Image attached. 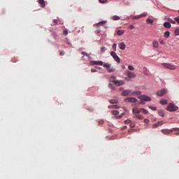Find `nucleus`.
Wrapping results in <instances>:
<instances>
[{"instance_id": "423d86ee", "label": "nucleus", "mask_w": 179, "mask_h": 179, "mask_svg": "<svg viewBox=\"0 0 179 179\" xmlns=\"http://www.w3.org/2000/svg\"><path fill=\"white\" fill-rule=\"evenodd\" d=\"M110 55L113 57L115 61H116V62H118V63L121 62V59H120V57L117 55V53H115V52H111Z\"/></svg>"}, {"instance_id": "6ab92c4d", "label": "nucleus", "mask_w": 179, "mask_h": 179, "mask_svg": "<svg viewBox=\"0 0 179 179\" xmlns=\"http://www.w3.org/2000/svg\"><path fill=\"white\" fill-rule=\"evenodd\" d=\"M152 45L154 48H157L159 47V42L156 40L153 41Z\"/></svg>"}, {"instance_id": "e433bc0d", "label": "nucleus", "mask_w": 179, "mask_h": 179, "mask_svg": "<svg viewBox=\"0 0 179 179\" xmlns=\"http://www.w3.org/2000/svg\"><path fill=\"white\" fill-rule=\"evenodd\" d=\"M98 123H99V125H103L104 124V120H99Z\"/></svg>"}, {"instance_id": "dca6fc26", "label": "nucleus", "mask_w": 179, "mask_h": 179, "mask_svg": "<svg viewBox=\"0 0 179 179\" xmlns=\"http://www.w3.org/2000/svg\"><path fill=\"white\" fill-rule=\"evenodd\" d=\"M164 27H165V29H170V27H171V24L169 22H165L164 23Z\"/></svg>"}, {"instance_id": "a18cd8bd", "label": "nucleus", "mask_w": 179, "mask_h": 179, "mask_svg": "<svg viewBox=\"0 0 179 179\" xmlns=\"http://www.w3.org/2000/svg\"><path fill=\"white\" fill-rule=\"evenodd\" d=\"M124 124H131V120H127L124 121Z\"/></svg>"}, {"instance_id": "393cba45", "label": "nucleus", "mask_w": 179, "mask_h": 179, "mask_svg": "<svg viewBox=\"0 0 179 179\" xmlns=\"http://www.w3.org/2000/svg\"><path fill=\"white\" fill-rule=\"evenodd\" d=\"M124 31L122 30V29L118 30V31H117V36H122V34H124Z\"/></svg>"}, {"instance_id": "bf43d9fd", "label": "nucleus", "mask_w": 179, "mask_h": 179, "mask_svg": "<svg viewBox=\"0 0 179 179\" xmlns=\"http://www.w3.org/2000/svg\"><path fill=\"white\" fill-rule=\"evenodd\" d=\"M124 108V111H127V108Z\"/></svg>"}, {"instance_id": "4d7b16f0", "label": "nucleus", "mask_w": 179, "mask_h": 179, "mask_svg": "<svg viewBox=\"0 0 179 179\" xmlns=\"http://www.w3.org/2000/svg\"><path fill=\"white\" fill-rule=\"evenodd\" d=\"M120 92H122V88L119 89Z\"/></svg>"}, {"instance_id": "bb28decb", "label": "nucleus", "mask_w": 179, "mask_h": 179, "mask_svg": "<svg viewBox=\"0 0 179 179\" xmlns=\"http://www.w3.org/2000/svg\"><path fill=\"white\" fill-rule=\"evenodd\" d=\"M106 51H107V48L104 46L101 47V54H103V52H106Z\"/></svg>"}, {"instance_id": "ddd939ff", "label": "nucleus", "mask_w": 179, "mask_h": 179, "mask_svg": "<svg viewBox=\"0 0 179 179\" xmlns=\"http://www.w3.org/2000/svg\"><path fill=\"white\" fill-rule=\"evenodd\" d=\"M132 113H133V114H134V115L140 114V113H141V109H139V108H133V110H132Z\"/></svg>"}, {"instance_id": "052dcab7", "label": "nucleus", "mask_w": 179, "mask_h": 179, "mask_svg": "<svg viewBox=\"0 0 179 179\" xmlns=\"http://www.w3.org/2000/svg\"><path fill=\"white\" fill-rule=\"evenodd\" d=\"M126 80H128V78H126Z\"/></svg>"}, {"instance_id": "13d9d810", "label": "nucleus", "mask_w": 179, "mask_h": 179, "mask_svg": "<svg viewBox=\"0 0 179 179\" xmlns=\"http://www.w3.org/2000/svg\"><path fill=\"white\" fill-rule=\"evenodd\" d=\"M126 128H127V126H124V127H123V129H126Z\"/></svg>"}, {"instance_id": "49530a36", "label": "nucleus", "mask_w": 179, "mask_h": 179, "mask_svg": "<svg viewBox=\"0 0 179 179\" xmlns=\"http://www.w3.org/2000/svg\"><path fill=\"white\" fill-rule=\"evenodd\" d=\"M157 127H159L157 126V123H155V124H152V128L155 129V128H157Z\"/></svg>"}, {"instance_id": "f8f14e48", "label": "nucleus", "mask_w": 179, "mask_h": 179, "mask_svg": "<svg viewBox=\"0 0 179 179\" xmlns=\"http://www.w3.org/2000/svg\"><path fill=\"white\" fill-rule=\"evenodd\" d=\"M109 80H110V82H112V83L115 85V82H117V77L112 76H110Z\"/></svg>"}, {"instance_id": "a19ab883", "label": "nucleus", "mask_w": 179, "mask_h": 179, "mask_svg": "<svg viewBox=\"0 0 179 179\" xmlns=\"http://www.w3.org/2000/svg\"><path fill=\"white\" fill-rule=\"evenodd\" d=\"M144 122L145 123V124H149V122H150V120H149L148 119H144Z\"/></svg>"}, {"instance_id": "a211bd4d", "label": "nucleus", "mask_w": 179, "mask_h": 179, "mask_svg": "<svg viewBox=\"0 0 179 179\" xmlns=\"http://www.w3.org/2000/svg\"><path fill=\"white\" fill-rule=\"evenodd\" d=\"M38 3H40L41 8H45V2L44 0H38Z\"/></svg>"}, {"instance_id": "4468645a", "label": "nucleus", "mask_w": 179, "mask_h": 179, "mask_svg": "<svg viewBox=\"0 0 179 179\" xmlns=\"http://www.w3.org/2000/svg\"><path fill=\"white\" fill-rule=\"evenodd\" d=\"M91 64H92V65H100V66H101V65H103V62H101V61H99V62H97V61H92V62H91Z\"/></svg>"}, {"instance_id": "4c0bfd02", "label": "nucleus", "mask_w": 179, "mask_h": 179, "mask_svg": "<svg viewBox=\"0 0 179 179\" xmlns=\"http://www.w3.org/2000/svg\"><path fill=\"white\" fill-rule=\"evenodd\" d=\"M128 69H129V71H134V69H135V68H134L133 66L129 65V66H128Z\"/></svg>"}, {"instance_id": "58836bf2", "label": "nucleus", "mask_w": 179, "mask_h": 179, "mask_svg": "<svg viewBox=\"0 0 179 179\" xmlns=\"http://www.w3.org/2000/svg\"><path fill=\"white\" fill-rule=\"evenodd\" d=\"M149 108H150L153 111H156V110H157V108H156L155 106H149Z\"/></svg>"}, {"instance_id": "2eb2a0df", "label": "nucleus", "mask_w": 179, "mask_h": 179, "mask_svg": "<svg viewBox=\"0 0 179 179\" xmlns=\"http://www.w3.org/2000/svg\"><path fill=\"white\" fill-rule=\"evenodd\" d=\"M161 132H162V134H164V135H169L170 134V132H172V131H171V130H169V129H162Z\"/></svg>"}, {"instance_id": "c85d7f7f", "label": "nucleus", "mask_w": 179, "mask_h": 179, "mask_svg": "<svg viewBox=\"0 0 179 179\" xmlns=\"http://www.w3.org/2000/svg\"><path fill=\"white\" fill-rule=\"evenodd\" d=\"M108 108H116V109H118V108H120V106H118V105H112V106H110L108 107Z\"/></svg>"}, {"instance_id": "9b49d317", "label": "nucleus", "mask_w": 179, "mask_h": 179, "mask_svg": "<svg viewBox=\"0 0 179 179\" xmlns=\"http://www.w3.org/2000/svg\"><path fill=\"white\" fill-rule=\"evenodd\" d=\"M124 83H125V82L122 80H116L115 82V86H122V85H124Z\"/></svg>"}, {"instance_id": "5701e85b", "label": "nucleus", "mask_w": 179, "mask_h": 179, "mask_svg": "<svg viewBox=\"0 0 179 179\" xmlns=\"http://www.w3.org/2000/svg\"><path fill=\"white\" fill-rule=\"evenodd\" d=\"M164 36L165 38H169L170 37V31H166L164 32Z\"/></svg>"}, {"instance_id": "72a5a7b5", "label": "nucleus", "mask_w": 179, "mask_h": 179, "mask_svg": "<svg viewBox=\"0 0 179 179\" xmlns=\"http://www.w3.org/2000/svg\"><path fill=\"white\" fill-rule=\"evenodd\" d=\"M122 115H125V113H122L121 115H117V116L116 117V118H117V120H120V119L122 118Z\"/></svg>"}, {"instance_id": "ea45409f", "label": "nucleus", "mask_w": 179, "mask_h": 179, "mask_svg": "<svg viewBox=\"0 0 179 179\" xmlns=\"http://www.w3.org/2000/svg\"><path fill=\"white\" fill-rule=\"evenodd\" d=\"M169 23H172V24H176V21L175 20H173L171 19H169Z\"/></svg>"}, {"instance_id": "6e6552de", "label": "nucleus", "mask_w": 179, "mask_h": 179, "mask_svg": "<svg viewBox=\"0 0 179 179\" xmlns=\"http://www.w3.org/2000/svg\"><path fill=\"white\" fill-rule=\"evenodd\" d=\"M124 101L126 103H136V101H138V99L132 97H129V98L124 99Z\"/></svg>"}, {"instance_id": "de8ad7c7", "label": "nucleus", "mask_w": 179, "mask_h": 179, "mask_svg": "<svg viewBox=\"0 0 179 179\" xmlns=\"http://www.w3.org/2000/svg\"><path fill=\"white\" fill-rule=\"evenodd\" d=\"M64 36H68V30L65 29L64 31Z\"/></svg>"}, {"instance_id": "a878e982", "label": "nucleus", "mask_w": 179, "mask_h": 179, "mask_svg": "<svg viewBox=\"0 0 179 179\" xmlns=\"http://www.w3.org/2000/svg\"><path fill=\"white\" fill-rule=\"evenodd\" d=\"M109 102L111 103V104H117V103H118V101L117 99H110L109 101Z\"/></svg>"}, {"instance_id": "79ce46f5", "label": "nucleus", "mask_w": 179, "mask_h": 179, "mask_svg": "<svg viewBox=\"0 0 179 179\" xmlns=\"http://www.w3.org/2000/svg\"><path fill=\"white\" fill-rule=\"evenodd\" d=\"M100 3H106L107 2V0H99Z\"/></svg>"}, {"instance_id": "412c9836", "label": "nucleus", "mask_w": 179, "mask_h": 179, "mask_svg": "<svg viewBox=\"0 0 179 179\" xmlns=\"http://www.w3.org/2000/svg\"><path fill=\"white\" fill-rule=\"evenodd\" d=\"M159 103H161L162 106H166V104H168V102L166 99H162L159 101Z\"/></svg>"}, {"instance_id": "680f3d73", "label": "nucleus", "mask_w": 179, "mask_h": 179, "mask_svg": "<svg viewBox=\"0 0 179 179\" xmlns=\"http://www.w3.org/2000/svg\"><path fill=\"white\" fill-rule=\"evenodd\" d=\"M178 13H179V10H178Z\"/></svg>"}, {"instance_id": "2f4dec72", "label": "nucleus", "mask_w": 179, "mask_h": 179, "mask_svg": "<svg viewBox=\"0 0 179 179\" xmlns=\"http://www.w3.org/2000/svg\"><path fill=\"white\" fill-rule=\"evenodd\" d=\"M158 114L160 117H164V112H163V110H159Z\"/></svg>"}, {"instance_id": "f704fd0d", "label": "nucleus", "mask_w": 179, "mask_h": 179, "mask_svg": "<svg viewBox=\"0 0 179 179\" xmlns=\"http://www.w3.org/2000/svg\"><path fill=\"white\" fill-rule=\"evenodd\" d=\"M113 50L117 51V43H114L112 46Z\"/></svg>"}, {"instance_id": "7c9ffc66", "label": "nucleus", "mask_w": 179, "mask_h": 179, "mask_svg": "<svg viewBox=\"0 0 179 179\" xmlns=\"http://www.w3.org/2000/svg\"><path fill=\"white\" fill-rule=\"evenodd\" d=\"M113 20H120V17L117 15H113L112 17Z\"/></svg>"}, {"instance_id": "6e6d98bb", "label": "nucleus", "mask_w": 179, "mask_h": 179, "mask_svg": "<svg viewBox=\"0 0 179 179\" xmlns=\"http://www.w3.org/2000/svg\"><path fill=\"white\" fill-rule=\"evenodd\" d=\"M122 68L123 69H125V66H122Z\"/></svg>"}, {"instance_id": "473e14b6", "label": "nucleus", "mask_w": 179, "mask_h": 179, "mask_svg": "<svg viewBox=\"0 0 179 179\" xmlns=\"http://www.w3.org/2000/svg\"><path fill=\"white\" fill-rule=\"evenodd\" d=\"M159 41L160 44H162V45H164V44H166V41H164V40H163L162 38H160L159 40Z\"/></svg>"}, {"instance_id": "cd10ccee", "label": "nucleus", "mask_w": 179, "mask_h": 179, "mask_svg": "<svg viewBox=\"0 0 179 179\" xmlns=\"http://www.w3.org/2000/svg\"><path fill=\"white\" fill-rule=\"evenodd\" d=\"M153 20L152 19H150V18H148V20H147V23L148 24H153Z\"/></svg>"}, {"instance_id": "b1692460", "label": "nucleus", "mask_w": 179, "mask_h": 179, "mask_svg": "<svg viewBox=\"0 0 179 179\" xmlns=\"http://www.w3.org/2000/svg\"><path fill=\"white\" fill-rule=\"evenodd\" d=\"M140 113H143V114H148L149 111L145 108H140Z\"/></svg>"}, {"instance_id": "1a4fd4ad", "label": "nucleus", "mask_w": 179, "mask_h": 179, "mask_svg": "<svg viewBox=\"0 0 179 179\" xmlns=\"http://www.w3.org/2000/svg\"><path fill=\"white\" fill-rule=\"evenodd\" d=\"M157 96H164V94H167V90L162 89L161 90L157 91Z\"/></svg>"}, {"instance_id": "20e7f679", "label": "nucleus", "mask_w": 179, "mask_h": 179, "mask_svg": "<svg viewBox=\"0 0 179 179\" xmlns=\"http://www.w3.org/2000/svg\"><path fill=\"white\" fill-rule=\"evenodd\" d=\"M140 104H145L144 101H152V99L146 95H141L140 96Z\"/></svg>"}, {"instance_id": "603ef678", "label": "nucleus", "mask_w": 179, "mask_h": 179, "mask_svg": "<svg viewBox=\"0 0 179 179\" xmlns=\"http://www.w3.org/2000/svg\"><path fill=\"white\" fill-rule=\"evenodd\" d=\"M53 23L54 24H57V23H58V21L57 20H54Z\"/></svg>"}, {"instance_id": "f3484780", "label": "nucleus", "mask_w": 179, "mask_h": 179, "mask_svg": "<svg viewBox=\"0 0 179 179\" xmlns=\"http://www.w3.org/2000/svg\"><path fill=\"white\" fill-rule=\"evenodd\" d=\"M119 48H120V50H125V48H126L125 43H124L123 42L120 43L119 44Z\"/></svg>"}, {"instance_id": "39448f33", "label": "nucleus", "mask_w": 179, "mask_h": 179, "mask_svg": "<svg viewBox=\"0 0 179 179\" xmlns=\"http://www.w3.org/2000/svg\"><path fill=\"white\" fill-rule=\"evenodd\" d=\"M103 68H106V69H108V72H109V73H111L113 72H115V69L111 67V64H108V63H105L103 65Z\"/></svg>"}, {"instance_id": "0eeeda50", "label": "nucleus", "mask_w": 179, "mask_h": 179, "mask_svg": "<svg viewBox=\"0 0 179 179\" xmlns=\"http://www.w3.org/2000/svg\"><path fill=\"white\" fill-rule=\"evenodd\" d=\"M126 73L127 75V78H129V79H134V78H136V74L134 72L127 71Z\"/></svg>"}, {"instance_id": "3c124183", "label": "nucleus", "mask_w": 179, "mask_h": 179, "mask_svg": "<svg viewBox=\"0 0 179 179\" xmlns=\"http://www.w3.org/2000/svg\"><path fill=\"white\" fill-rule=\"evenodd\" d=\"M129 29H130L131 30H132V29H135V27H134V25H130V26H129Z\"/></svg>"}, {"instance_id": "4be33fe9", "label": "nucleus", "mask_w": 179, "mask_h": 179, "mask_svg": "<svg viewBox=\"0 0 179 179\" xmlns=\"http://www.w3.org/2000/svg\"><path fill=\"white\" fill-rule=\"evenodd\" d=\"M164 124H166V122L164 120H161L157 123V127H162V125H163Z\"/></svg>"}, {"instance_id": "f257e3e1", "label": "nucleus", "mask_w": 179, "mask_h": 179, "mask_svg": "<svg viewBox=\"0 0 179 179\" xmlns=\"http://www.w3.org/2000/svg\"><path fill=\"white\" fill-rule=\"evenodd\" d=\"M122 96H139L141 92H132L131 90H123L122 92Z\"/></svg>"}, {"instance_id": "864d4df0", "label": "nucleus", "mask_w": 179, "mask_h": 179, "mask_svg": "<svg viewBox=\"0 0 179 179\" xmlns=\"http://www.w3.org/2000/svg\"><path fill=\"white\" fill-rule=\"evenodd\" d=\"M130 127H131V128H135V125H134V124H130Z\"/></svg>"}, {"instance_id": "f03ea898", "label": "nucleus", "mask_w": 179, "mask_h": 179, "mask_svg": "<svg viewBox=\"0 0 179 179\" xmlns=\"http://www.w3.org/2000/svg\"><path fill=\"white\" fill-rule=\"evenodd\" d=\"M177 110H178V106H176V104L171 103H169L166 108V111H170L171 113L177 111Z\"/></svg>"}, {"instance_id": "37998d69", "label": "nucleus", "mask_w": 179, "mask_h": 179, "mask_svg": "<svg viewBox=\"0 0 179 179\" xmlns=\"http://www.w3.org/2000/svg\"><path fill=\"white\" fill-rule=\"evenodd\" d=\"M104 23H106V22L104 21H102V22H99L97 24H98V26H100V25L103 26V24H104Z\"/></svg>"}, {"instance_id": "c9c22d12", "label": "nucleus", "mask_w": 179, "mask_h": 179, "mask_svg": "<svg viewBox=\"0 0 179 179\" xmlns=\"http://www.w3.org/2000/svg\"><path fill=\"white\" fill-rule=\"evenodd\" d=\"M175 36H179V29L177 28L176 30H175Z\"/></svg>"}, {"instance_id": "7ed1b4c3", "label": "nucleus", "mask_w": 179, "mask_h": 179, "mask_svg": "<svg viewBox=\"0 0 179 179\" xmlns=\"http://www.w3.org/2000/svg\"><path fill=\"white\" fill-rule=\"evenodd\" d=\"M164 68H167L168 69H171V71H174V69H177V66L171 64V63H164L162 64Z\"/></svg>"}, {"instance_id": "aec40b11", "label": "nucleus", "mask_w": 179, "mask_h": 179, "mask_svg": "<svg viewBox=\"0 0 179 179\" xmlns=\"http://www.w3.org/2000/svg\"><path fill=\"white\" fill-rule=\"evenodd\" d=\"M133 118H137V120H143V115H136L134 116H133Z\"/></svg>"}, {"instance_id": "8fccbe9b", "label": "nucleus", "mask_w": 179, "mask_h": 179, "mask_svg": "<svg viewBox=\"0 0 179 179\" xmlns=\"http://www.w3.org/2000/svg\"><path fill=\"white\" fill-rule=\"evenodd\" d=\"M81 54L83 55H86V57H89V55H87V53H86L85 52H82Z\"/></svg>"}, {"instance_id": "9d476101", "label": "nucleus", "mask_w": 179, "mask_h": 179, "mask_svg": "<svg viewBox=\"0 0 179 179\" xmlns=\"http://www.w3.org/2000/svg\"><path fill=\"white\" fill-rule=\"evenodd\" d=\"M148 16V13H143L142 14L133 17L134 20H137L138 19H141V17H145Z\"/></svg>"}, {"instance_id": "c03bdc74", "label": "nucleus", "mask_w": 179, "mask_h": 179, "mask_svg": "<svg viewBox=\"0 0 179 179\" xmlns=\"http://www.w3.org/2000/svg\"><path fill=\"white\" fill-rule=\"evenodd\" d=\"M108 87H110V88H112L113 90H115V88L113 86V84H111V83L109 84V85H108Z\"/></svg>"}, {"instance_id": "5fc2aeb1", "label": "nucleus", "mask_w": 179, "mask_h": 179, "mask_svg": "<svg viewBox=\"0 0 179 179\" xmlns=\"http://www.w3.org/2000/svg\"><path fill=\"white\" fill-rule=\"evenodd\" d=\"M91 72H96V69H92L91 70Z\"/></svg>"}, {"instance_id": "09e8293b", "label": "nucleus", "mask_w": 179, "mask_h": 179, "mask_svg": "<svg viewBox=\"0 0 179 179\" xmlns=\"http://www.w3.org/2000/svg\"><path fill=\"white\" fill-rule=\"evenodd\" d=\"M59 55H61L62 57L65 55V52L64 51L60 52Z\"/></svg>"}, {"instance_id": "c756f323", "label": "nucleus", "mask_w": 179, "mask_h": 179, "mask_svg": "<svg viewBox=\"0 0 179 179\" xmlns=\"http://www.w3.org/2000/svg\"><path fill=\"white\" fill-rule=\"evenodd\" d=\"M120 113V112H118V110H112L111 111V114H113V115H118V114Z\"/></svg>"}]
</instances>
